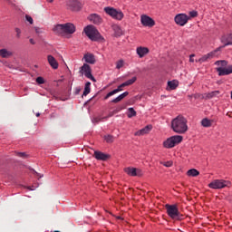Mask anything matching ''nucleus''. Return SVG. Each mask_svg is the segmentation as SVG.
I'll use <instances>...</instances> for the list:
<instances>
[{
	"instance_id": "nucleus-1",
	"label": "nucleus",
	"mask_w": 232,
	"mask_h": 232,
	"mask_svg": "<svg viewBox=\"0 0 232 232\" xmlns=\"http://www.w3.org/2000/svg\"><path fill=\"white\" fill-rule=\"evenodd\" d=\"M171 130L174 133L184 135L188 132V119L182 115H179L171 121Z\"/></svg>"
},
{
	"instance_id": "nucleus-2",
	"label": "nucleus",
	"mask_w": 232,
	"mask_h": 232,
	"mask_svg": "<svg viewBox=\"0 0 232 232\" xmlns=\"http://www.w3.org/2000/svg\"><path fill=\"white\" fill-rule=\"evenodd\" d=\"M53 31L57 35H72L75 34V25L72 23L57 24L53 27Z\"/></svg>"
},
{
	"instance_id": "nucleus-3",
	"label": "nucleus",
	"mask_w": 232,
	"mask_h": 232,
	"mask_svg": "<svg viewBox=\"0 0 232 232\" xmlns=\"http://www.w3.org/2000/svg\"><path fill=\"white\" fill-rule=\"evenodd\" d=\"M215 65L218 66L216 68V72L219 77H224L226 75H231L232 73V65H227V61L226 60H218L215 62Z\"/></svg>"
},
{
	"instance_id": "nucleus-4",
	"label": "nucleus",
	"mask_w": 232,
	"mask_h": 232,
	"mask_svg": "<svg viewBox=\"0 0 232 232\" xmlns=\"http://www.w3.org/2000/svg\"><path fill=\"white\" fill-rule=\"evenodd\" d=\"M83 32L91 41H105V39L102 37L99 30H97V28H95V26L93 25H87L86 27H84Z\"/></svg>"
},
{
	"instance_id": "nucleus-5",
	"label": "nucleus",
	"mask_w": 232,
	"mask_h": 232,
	"mask_svg": "<svg viewBox=\"0 0 232 232\" xmlns=\"http://www.w3.org/2000/svg\"><path fill=\"white\" fill-rule=\"evenodd\" d=\"M182 140H184V137L180 135L170 136L163 140L162 147L165 148V150H172L175 146H179Z\"/></svg>"
},
{
	"instance_id": "nucleus-6",
	"label": "nucleus",
	"mask_w": 232,
	"mask_h": 232,
	"mask_svg": "<svg viewBox=\"0 0 232 232\" xmlns=\"http://www.w3.org/2000/svg\"><path fill=\"white\" fill-rule=\"evenodd\" d=\"M103 12L112 19H115V21H122L124 19V13L121 9L106 6L103 8Z\"/></svg>"
},
{
	"instance_id": "nucleus-7",
	"label": "nucleus",
	"mask_w": 232,
	"mask_h": 232,
	"mask_svg": "<svg viewBox=\"0 0 232 232\" xmlns=\"http://www.w3.org/2000/svg\"><path fill=\"white\" fill-rule=\"evenodd\" d=\"M210 189H224V188H231V181L224 179H214L208 184Z\"/></svg>"
},
{
	"instance_id": "nucleus-8",
	"label": "nucleus",
	"mask_w": 232,
	"mask_h": 232,
	"mask_svg": "<svg viewBox=\"0 0 232 232\" xmlns=\"http://www.w3.org/2000/svg\"><path fill=\"white\" fill-rule=\"evenodd\" d=\"M190 17L185 13H179L174 16V23L178 26H186L187 23H189Z\"/></svg>"
},
{
	"instance_id": "nucleus-9",
	"label": "nucleus",
	"mask_w": 232,
	"mask_h": 232,
	"mask_svg": "<svg viewBox=\"0 0 232 232\" xmlns=\"http://www.w3.org/2000/svg\"><path fill=\"white\" fill-rule=\"evenodd\" d=\"M140 24L144 26V28H153L155 26V19L151 18V16L142 14L140 16Z\"/></svg>"
},
{
	"instance_id": "nucleus-10",
	"label": "nucleus",
	"mask_w": 232,
	"mask_h": 232,
	"mask_svg": "<svg viewBox=\"0 0 232 232\" xmlns=\"http://www.w3.org/2000/svg\"><path fill=\"white\" fill-rule=\"evenodd\" d=\"M222 50V47H218L214 51H211L210 53L204 54L201 58L196 60V63H199V64H202V63H207V61H209V59H214V57H218V52Z\"/></svg>"
},
{
	"instance_id": "nucleus-11",
	"label": "nucleus",
	"mask_w": 232,
	"mask_h": 232,
	"mask_svg": "<svg viewBox=\"0 0 232 232\" xmlns=\"http://www.w3.org/2000/svg\"><path fill=\"white\" fill-rule=\"evenodd\" d=\"M80 73L84 75L86 79H90L92 82H97L93 74H92V67L88 63H83V65L80 68Z\"/></svg>"
},
{
	"instance_id": "nucleus-12",
	"label": "nucleus",
	"mask_w": 232,
	"mask_h": 232,
	"mask_svg": "<svg viewBox=\"0 0 232 232\" xmlns=\"http://www.w3.org/2000/svg\"><path fill=\"white\" fill-rule=\"evenodd\" d=\"M165 208L167 209V214L169 215V217L170 218H177V217H179V208L177 207V205L167 204L165 206Z\"/></svg>"
},
{
	"instance_id": "nucleus-13",
	"label": "nucleus",
	"mask_w": 232,
	"mask_h": 232,
	"mask_svg": "<svg viewBox=\"0 0 232 232\" xmlns=\"http://www.w3.org/2000/svg\"><path fill=\"white\" fill-rule=\"evenodd\" d=\"M124 172L127 173L129 177H142V170L140 169L127 167L124 169Z\"/></svg>"
},
{
	"instance_id": "nucleus-14",
	"label": "nucleus",
	"mask_w": 232,
	"mask_h": 232,
	"mask_svg": "<svg viewBox=\"0 0 232 232\" xmlns=\"http://www.w3.org/2000/svg\"><path fill=\"white\" fill-rule=\"evenodd\" d=\"M220 42L224 45L220 46L219 48H225V46H232V33L222 35Z\"/></svg>"
},
{
	"instance_id": "nucleus-15",
	"label": "nucleus",
	"mask_w": 232,
	"mask_h": 232,
	"mask_svg": "<svg viewBox=\"0 0 232 232\" xmlns=\"http://www.w3.org/2000/svg\"><path fill=\"white\" fill-rule=\"evenodd\" d=\"M136 53L140 59H142L143 57H146L148 53H150V48L144 47V46H138L136 48Z\"/></svg>"
},
{
	"instance_id": "nucleus-16",
	"label": "nucleus",
	"mask_w": 232,
	"mask_h": 232,
	"mask_svg": "<svg viewBox=\"0 0 232 232\" xmlns=\"http://www.w3.org/2000/svg\"><path fill=\"white\" fill-rule=\"evenodd\" d=\"M151 130H153V126L151 125H147L144 128H142L140 130H137L134 135L135 137H140L142 135H148V133H150V131H151Z\"/></svg>"
},
{
	"instance_id": "nucleus-17",
	"label": "nucleus",
	"mask_w": 232,
	"mask_h": 232,
	"mask_svg": "<svg viewBox=\"0 0 232 232\" xmlns=\"http://www.w3.org/2000/svg\"><path fill=\"white\" fill-rule=\"evenodd\" d=\"M83 61L87 64H95V63L97 62V60L95 59V55H93V53H85L83 55Z\"/></svg>"
},
{
	"instance_id": "nucleus-18",
	"label": "nucleus",
	"mask_w": 232,
	"mask_h": 232,
	"mask_svg": "<svg viewBox=\"0 0 232 232\" xmlns=\"http://www.w3.org/2000/svg\"><path fill=\"white\" fill-rule=\"evenodd\" d=\"M122 88H126L124 83H121V85L118 86L117 89H114L113 91L107 93L104 97V101H107V99H110V97L115 95V93H119V92H122Z\"/></svg>"
},
{
	"instance_id": "nucleus-19",
	"label": "nucleus",
	"mask_w": 232,
	"mask_h": 232,
	"mask_svg": "<svg viewBox=\"0 0 232 232\" xmlns=\"http://www.w3.org/2000/svg\"><path fill=\"white\" fill-rule=\"evenodd\" d=\"M89 21L94 24H101V23H102V18L97 14H92L89 16Z\"/></svg>"
},
{
	"instance_id": "nucleus-20",
	"label": "nucleus",
	"mask_w": 232,
	"mask_h": 232,
	"mask_svg": "<svg viewBox=\"0 0 232 232\" xmlns=\"http://www.w3.org/2000/svg\"><path fill=\"white\" fill-rule=\"evenodd\" d=\"M47 61L53 70H57V68H59V63H57V60H55L53 55H48Z\"/></svg>"
},
{
	"instance_id": "nucleus-21",
	"label": "nucleus",
	"mask_w": 232,
	"mask_h": 232,
	"mask_svg": "<svg viewBox=\"0 0 232 232\" xmlns=\"http://www.w3.org/2000/svg\"><path fill=\"white\" fill-rule=\"evenodd\" d=\"M213 122H215V121L209 120V118H204L201 120L200 124L203 128H211Z\"/></svg>"
},
{
	"instance_id": "nucleus-22",
	"label": "nucleus",
	"mask_w": 232,
	"mask_h": 232,
	"mask_svg": "<svg viewBox=\"0 0 232 232\" xmlns=\"http://www.w3.org/2000/svg\"><path fill=\"white\" fill-rule=\"evenodd\" d=\"M94 157H95V159H97V160H108V155H106L105 153H102L101 151H95Z\"/></svg>"
},
{
	"instance_id": "nucleus-23",
	"label": "nucleus",
	"mask_w": 232,
	"mask_h": 232,
	"mask_svg": "<svg viewBox=\"0 0 232 232\" xmlns=\"http://www.w3.org/2000/svg\"><path fill=\"white\" fill-rule=\"evenodd\" d=\"M128 95H130V92H125L121 94H120L118 97H116L115 99H113L111 101V102L117 103V102H121V101H122V99H124L125 97H128Z\"/></svg>"
},
{
	"instance_id": "nucleus-24",
	"label": "nucleus",
	"mask_w": 232,
	"mask_h": 232,
	"mask_svg": "<svg viewBox=\"0 0 232 232\" xmlns=\"http://www.w3.org/2000/svg\"><path fill=\"white\" fill-rule=\"evenodd\" d=\"M112 30L114 32L115 37H121V35H122V34H123L122 29L119 25H113Z\"/></svg>"
},
{
	"instance_id": "nucleus-25",
	"label": "nucleus",
	"mask_w": 232,
	"mask_h": 232,
	"mask_svg": "<svg viewBox=\"0 0 232 232\" xmlns=\"http://www.w3.org/2000/svg\"><path fill=\"white\" fill-rule=\"evenodd\" d=\"M168 86L169 90H177V88H179V81L177 80L169 81L168 82Z\"/></svg>"
},
{
	"instance_id": "nucleus-26",
	"label": "nucleus",
	"mask_w": 232,
	"mask_h": 232,
	"mask_svg": "<svg viewBox=\"0 0 232 232\" xmlns=\"http://www.w3.org/2000/svg\"><path fill=\"white\" fill-rule=\"evenodd\" d=\"M122 110H124V107L122 106H118L116 107L113 111H111L108 116H106L105 119H110V117H113V115H115L116 113H119V111H122Z\"/></svg>"
},
{
	"instance_id": "nucleus-27",
	"label": "nucleus",
	"mask_w": 232,
	"mask_h": 232,
	"mask_svg": "<svg viewBox=\"0 0 232 232\" xmlns=\"http://www.w3.org/2000/svg\"><path fill=\"white\" fill-rule=\"evenodd\" d=\"M200 175V172L197 169H191L187 171L188 177H198Z\"/></svg>"
},
{
	"instance_id": "nucleus-28",
	"label": "nucleus",
	"mask_w": 232,
	"mask_h": 232,
	"mask_svg": "<svg viewBox=\"0 0 232 232\" xmlns=\"http://www.w3.org/2000/svg\"><path fill=\"white\" fill-rule=\"evenodd\" d=\"M92 82H87L84 85V90H83V95L86 97V95H89L90 92H92Z\"/></svg>"
},
{
	"instance_id": "nucleus-29",
	"label": "nucleus",
	"mask_w": 232,
	"mask_h": 232,
	"mask_svg": "<svg viewBox=\"0 0 232 232\" xmlns=\"http://www.w3.org/2000/svg\"><path fill=\"white\" fill-rule=\"evenodd\" d=\"M0 55L4 58L6 59L8 57H11L12 52L6 50V49H1L0 50Z\"/></svg>"
},
{
	"instance_id": "nucleus-30",
	"label": "nucleus",
	"mask_w": 232,
	"mask_h": 232,
	"mask_svg": "<svg viewBox=\"0 0 232 232\" xmlns=\"http://www.w3.org/2000/svg\"><path fill=\"white\" fill-rule=\"evenodd\" d=\"M137 116V111H135V109L133 108H129L128 109V113H127V117L129 119H131V117H136Z\"/></svg>"
},
{
	"instance_id": "nucleus-31",
	"label": "nucleus",
	"mask_w": 232,
	"mask_h": 232,
	"mask_svg": "<svg viewBox=\"0 0 232 232\" xmlns=\"http://www.w3.org/2000/svg\"><path fill=\"white\" fill-rule=\"evenodd\" d=\"M103 121H108V119H106V116L105 117L98 116L92 119L93 124H99V122H102Z\"/></svg>"
},
{
	"instance_id": "nucleus-32",
	"label": "nucleus",
	"mask_w": 232,
	"mask_h": 232,
	"mask_svg": "<svg viewBox=\"0 0 232 232\" xmlns=\"http://www.w3.org/2000/svg\"><path fill=\"white\" fill-rule=\"evenodd\" d=\"M137 82V77H132L131 79L126 81L123 82V86H131V84H133L134 82Z\"/></svg>"
},
{
	"instance_id": "nucleus-33",
	"label": "nucleus",
	"mask_w": 232,
	"mask_h": 232,
	"mask_svg": "<svg viewBox=\"0 0 232 232\" xmlns=\"http://www.w3.org/2000/svg\"><path fill=\"white\" fill-rule=\"evenodd\" d=\"M104 140L106 142H108L109 144H111V142H113V140H115V138L113 137V135L108 134V135L104 136Z\"/></svg>"
},
{
	"instance_id": "nucleus-34",
	"label": "nucleus",
	"mask_w": 232,
	"mask_h": 232,
	"mask_svg": "<svg viewBox=\"0 0 232 232\" xmlns=\"http://www.w3.org/2000/svg\"><path fill=\"white\" fill-rule=\"evenodd\" d=\"M188 17H190V20L195 18V17H198V12H197L196 10L189 11L188 12Z\"/></svg>"
},
{
	"instance_id": "nucleus-35",
	"label": "nucleus",
	"mask_w": 232,
	"mask_h": 232,
	"mask_svg": "<svg viewBox=\"0 0 232 232\" xmlns=\"http://www.w3.org/2000/svg\"><path fill=\"white\" fill-rule=\"evenodd\" d=\"M124 67V60H119L118 62H116V69L117 70H121V68Z\"/></svg>"
},
{
	"instance_id": "nucleus-36",
	"label": "nucleus",
	"mask_w": 232,
	"mask_h": 232,
	"mask_svg": "<svg viewBox=\"0 0 232 232\" xmlns=\"http://www.w3.org/2000/svg\"><path fill=\"white\" fill-rule=\"evenodd\" d=\"M37 84H44V78L39 76L36 78Z\"/></svg>"
},
{
	"instance_id": "nucleus-37",
	"label": "nucleus",
	"mask_w": 232,
	"mask_h": 232,
	"mask_svg": "<svg viewBox=\"0 0 232 232\" xmlns=\"http://www.w3.org/2000/svg\"><path fill=\"white\" fill-rule=\"evenodd\" d=\"M25 19L28 21V23H30V24H34V18H32V16L26 14Z\"/></svg>"
},
{
	"instance_id": "nucleus-38",
	"label": "nucleus",
	"mask_w": 232,
	"mask_h": 232,
	"mask_svg": "<svg viewBox=\"0 0 232 232\" xmlns=\"http://www.w3.org/2000/svg\"><path fill=\"white\" fill-rule=\"evenodd\" d=\"M194 57H195V54L189 55V63H197V60H195Z\"/></svg>"
},
{
	"instance_id": "nucleus-39",
	"label": "nucleus",
	"mask_w": 232,
	"mask_h": 232,
	"mask_svg": "<svg viewBox=\"0 0 232 232\" xmlns=\"http://www.w3.org/2000/svg\"><path fill=\"white\" fill-rule=\"evenodd\" d=\"M164 166H165L166 168H171V166H173V162L168 161V162L164 163Z\"/></svg>"
},
{
	"instance_id": "nucleus-40",
	"label": "nucleus",
	"mask_w": 232,
	"mask_h": 232,
	"mask_svg": "<svg viewBox=\"0 0 232 232\" xmlns=\"http://www.w3.org/2000/svg\"><path fill=\"white\" fill-rule=\"evenodd\" d=\"M208 99H211V98L215 97V92H212L208 93Z\"/></svg>"
},
{
	"instance_id": "nucleus-41",
	"label": "nucleus",
	"mask_w": 232,
	"mask_h": 232,
	"mask_svg": "<svg viewBox=\"0 0 232 232\" xmlns=\"http://www.w3.org/2000/svg\"><path fill=\"white\" fill-rule=\"evenodd\" d=\"M18 157H26V154L24 152H18Z\"/></svg>"
},
{
	"instance_id": "nucleus-42",
	"label": "nucleus",
	"mask_w": 232,
	"mask_h": 232,
	"mask_svg": "<svg viewBox=\"0 0 232 232\" xmlns=\"http://www.w3.org/2000/svg\"><path fill=\"white\" fill-rule=\"evenodd\" d=\"M29 41H30L31 44H35V40H34V38H31Z\"/></svg>"
},
{
	"instance_id": "nucleus-43",
	"label": "nucleus",
	"mask_w": 232,
	"mask_h": 232,
	"mask_svg": "<svg viewBox=\"0 0 232 232\" xmlns=\"http://www.w3.org/2000/svg\"><path fill=\"white\" fill-rule=\"evenodd\" d=\"M16 33H17V35H19L21 34V29L16 28Z\"/></svg>"
},
{
	"instance_id": "nucleus-44",
	"label": "nucleus",
	"mask_w": 232,
	"mask_h": 232,
	"mask_svg": "<svg viewBox=\"0 0 232 232\" xmlns=\"http://www.w3.org/2000/svg\"><path fill=\"white\" fill-rule=\"evenodd\" d=\"M47 3H53V0H46Z\"/></svg>"
},
{
	"instance_id": "nucleus-45",
	"label": "nucleus",
	"mask_w": 232,
	"mask_h": 232,
	"mask_svg": "<svg viewBox=\"0 0 232 232\" xmlns=\"http://www.w3.org/2000/svg\"><path fill=\"white\" fill-rule=\"evenodd\" d=\"M35 30H36V34H39V29L36 28Z\"/></svg>"
},
{
	"instance_id": "nucleus-46",
	"label": "nucleus",
	"mask_w": 232,
	"mask_h": 232,
	"mask_svg": "<svg viewBox=\"0 0 232 232\" xmlns=\"http://www.w3.org/2000/svg\"><path fill=\"white\" fill-rule=\"evenodd\" d=\"M72 10H78V9H77V8H75V7H72Z\"/></svg>"
},
{
	"instance_id": "nucleus-47",
	"label": "nucleus",
	"mask_w": 232,
	"mask_h": 232,
	"mask_svg": "<svg viewBox=\"0 0 232 232\" xmlns=\"http://www.w3.org/2000/svg\"><path fill=\"white\" fill-rule=\"evenodd\" d=\"M36 117H39V113L36 114Z\"/></svg>"
}]
</instances>
